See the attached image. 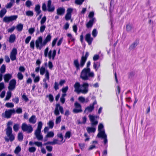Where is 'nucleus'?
<instances>
[{
  "label": "nucleus",
  "instance_id": "nucleus-59",
  "mask_svg": "<svg viewBox=\"0 0 156 156\" xmlns=\"http://www.w3.org/2000/svg\"><path fill=\"white\" fill-rule=\"evenodd\" d=\"M74 105L76 108L81 109V105L77 102H75Z\"/></svg>",
  "mask_w": 156,
  "mask_h": 156
},
{
  "label": "nucleus",
  "instance_id": "nucleus-37",
  "mask_svg": "<svg viewBox=\"0 0 156 156\" xmlns=\"http://www.w3.org/2000/svg\"><path fill=\"white\" fill-rule=\"evenodd\" d=\"M46 70L45 68L42 66L40 69V73L41 75H43L45 72L46 73Z\"/></svg>",
  "mask_w": 156,
  "mask_h": 156
},
{
  "label": "nucleus",
  "instance_id": "nucleus-13",
  "mask_svg": "<svg viewBox=\"0 0 156 156\" xmlns=\"http://www.w3.org/2000/svg\"><path fill=\"white\" fill-rule=\"evenodd\" d=\"M34 135L38 140L41 141L43 140V136L42 134L41 131L35 130Z\"/></svg>",
  "mask_w": 156,
  "mask_h": 156
},
{
  "label": "nucleus",
  "instance_id": "nucleus-15",
  "mask_svg": "<svg viewBox=\"0 0 156 156\" xmlns=\"http://www.w3.org/2000/svg\"><path fill=\"white\" fill-rule=\"evenodd\" d=\"M54 6L51 5V0H48L47 3V10L49 12H53L55 10Z\"/></svg>",
  "mask_w": 156,
  "mask_h": 156
},
{
  "label": "nucleus",
  "instance_id": "nucleus-25",
  "mask_svg": "<svg viewBox=\"0 0 156 156\" xmlns=\"http://www.w3.org/2000/svg\"><path fill=\"white\" fill-rule=\"evenodd\" d=\"M54 135V133L53 132L50 131L48 133L47 135L45 136V139H44V141H45L47 140V138L48 137H52Z\"/></svg>",
  "mask_w": 156,
  "mask_h": 156
},
{
  "label": "nucleus",
  "instance_id": "nucleus-62",
  "mask_svg": "<svg viewBox=\"0 0 156 156\" xmlns=\"http://www.w3.org/2000/svg\"><path fill=\"white\" fill-rule=\"evenodd\" d=\"M56 55V50H54L53 51V53L52 54H51V58L53 60H54L55 59V57Z\"/></svg>",
  "mask_w": 156,
  "mask_h": 156
},
{
  "label": "nucleus",
  "instance_id": "nucleus-17",
  "mask_svg": "<svg viewBox=\"0 0 156 156\" xmlns=\"http://www.w3.org/2000/svg\"><path fill=\"white\" fill-rule=\"evenodd\" d=\"M104 128V126L102 123H100L99 125L98 126V131H99V133H98L97 136H99L100 135H101L103 134H101V133H103L104 132V133H105V130L104 129L102 130Z\"/></svg>",
  "mask_w": 156,
  "mask_h": 156
},
{
  "label": "nucleus",
  "instance_id": "nucleus-61",
  "mask_svg": "<svg viewBox=\"0 0 156 156\" xmlns=\"http://www.w3.org/2000/svg\"><path fill=\"white\" fill-rule=\"evenodd\" d=\"M35 31V28H30L28 30V32L30 34H32Z\"/></svg>",
  "mask_w": 156,
  "mask_h": 156
},
{
  "label": "nucleus",
  "instance_id": "nucleus-41",
  "mask_svg": "<svg viewBox=\"0 0 156 156\" xmlns=\"http://www.w3.org/2000/svg\"><path fill=\"white\" fill-rule=\"evenodd\" d=\"M57 136L58 137H59L60 139H61V140H60L61 141L62 143H64L65 140H63V137L62 135V134L61 133H58L57 135Z\"/></svg>",
  "mask_w": 156,
  "mask_h": 156
},
{
  "label": "nucleus",
  "instance_id": "nucleus-14",
  "mask_svg": "<svg viewBox=\"0 0 156 156\" xmlns=\"http://www.w3.org/2000/svg\"><path fill=\"white\" fill-rule=\"evenodd\" d=\"M81 85L80 83L78 82H76L74 85V87L75 88L74 91L78 94L81 93Z\"/></svg>",
  "mask_w": 156,
  "mask_h": 156
},
{
  "label": "nucleus",
  "instance_id": "nucleus-11",
  "mask_svg": "<svg viewBox=\"0 0 156 156\" xmlns=\"http://www.w3.org/2000/svg\"><path fill=\"white\" fill-rule=\"evenodd\" d=\"M17 50L16 48H13L10 52V57L11 60L13 61L16 58V55L17 54Z\"/></svg>",
  "mask_w": 156,
  "mask_h": 156
},
{
  "label": "nucleus",
  "instance_id": "nucleus-29",
  "mask_svg": "<svg viewBox=\"0 0 156 156\" xmlns=\"http://www.w3.org/2000/svg\"><path fill=\"white\" fill-rule=\"evenodd\" d=\"M16 36L14 34L11 35L9 38V42L10 43H13L16 40Z\"/></svg>",
  "mask_w": 156,
  "mask_h": 156
},
{
  "label": "nucleus",
  "instance_id": "nucleus-12",
  "mask_svg": "<svg viewBox=\"0 0 156 156\" xmlns=\"http://www.w3.org/2000/svg\"><path fill=\"white\" fill-rule=\"evenodd\" d=\"M16 84V81L15 79H12L10 80L8 88L9 90H12L15 89Z\"/></svg>",
  "mask_w": 156,
  "mask_h": 156
},
{
  "label": "nucleus",
  "instance_id": "nucleus-58",
  "mask_svg": "<svg viewBox=\"0 0 156 156\" xmlns=\"http://www.w3.org/2000/svg\"><path fill=\"white\" fill-rule=\"evenodd\" d=\"M70 136L71 132L69 131H67L65 134V137L66 138H69L70 137Z\"/></svg>",
  "mask_w": 156,
  "mask_h": 156
},
{
  "label": "nucleus",
  "instance_id": "nucleus-51",
  "mask_svg": "<svg viewBox=\"0 0 156 156\" xmlns=\"http://www.w3.org/2000/svg\"><path fill=\"white\" fill-rule=\"evenodd\" d=\"M84 0H76L75 3L78 5H81Z\"/></svg>",
  "mask_w": 156,
  "mask_h": 156
},
{
  "label": "nucleus",
  "instance_id": "nucleus-9",
  "mask_svg": "<svg viewBox=\"0 0 156 156\" xmlns=\"http://www.w3.org/2000/svg\"><path fill=\"white\" fill-rule=\"evenodd\" d=\"M17 18L16 15L11 16H5L3 19V21L5 23H9L10 22L16 20Z\"/></svg>",
  "mask_w": 156,
  "mask_h": 156
},
{
  "label": "nucleus",
  "instance_id": "nucleus-60",
  "mask_svg": "<svg viewBox=\"0 0 156 156\" xmlns=\"http://www.w3.org/2000/svg\"><path fill=\"white\" fill-rule=\"evenodd\" d=\"M30 46L31 48L33 49L34 48V40H32L31 41L30 43Z\"/></svg>",
  "mask_w": 156,
  "mask_h": 156
},
{
  "label": "nucleus",
  "instance_id": "nucleus-35",
  "mask_svg": "<svg viewBox=\"0 0 156 156\" xmlns=\"http://www.w3.org/2000/svg\"><path fill=\"white\" fill-rule=\"evenodd\" d=\"M23 135L21 132L18 133V139L20 141L23 140Z\"/></svg>",
  "mask_w": 156,
  "mask_h": 156
},
{
  "label": "nucleus",
  "instance_id": "nucleus-50",
  "mask_svg": "<svg viewBox=\"0 0 156 156\" xmlns=\"http://www.w3.org/2000/svg\"><path fill=\"white\" fill-rule=\"evenodd\" d=\"M25 4L27 7H29L32 5V3L30 1L28 0L26 1Z\"/></svg>",
  "mask_w": 156,
  "mask_h": 156
},
{
  "label": "nucleus",
  "instance_id": "nucleus-16",
  "mask_svg": "<svg viewBox=\"0 0 156 156\" xmlns=\"http://www.w3.org/2000/svg\"><path fill=\"white\" fill-rule=\"evenodd\" d=\"M89 117L91 122L92 126L94 127L96 126L98 123V121L97 120H95V116L92 115H90L89 116Z\"/></svg>",
  "mask_w": 156,
  "mask_h": 156
},
{
  "label": "nucleus",
  "instance_id": "nucleus-8",
  "mask_svg": "<svg viewBox=\"0 0 156 156\" xmlns=\"http://www.w3.org/2000/svg\"><path fill=\"white\" fill-rule=\"evenodd\" d=\"M81 93L84 94L87 93L89 90V84L87 83L84 82L81 85Z\"/></svg>",
  "mask_w": 156,
  "mask_h": 156
},
{
  "label": "nucleus",
  "instance_id": "nucleus-36",
  "mask_svg": "<svg viewBox=\"0 0 156 156\" xmlns=\"http://www.w3.org/2000/svg\"><path fill=\"white\" fill-rule=\"evenodd\" d=\"M52 141L53 145H55V144L60 145L63 143L60 141H59L58 140L56 139H55L53 140Z\"/></svg>",
  "mask_w": 156,
  "mask_h": 156
},
{
  "label": "nucleus",
  "instance_id": "nucleus-31",
  "mask_svg": "<svg viewBox=\"0 0 156 156\" xmlns=\"http://www.w3.org/2000/svg\"><path fill=\"white\" fill-rule=\"evenodd\" d=\"M87 130L89 133H90L94 132L96 130V129L94 127H88L87 128Z\"/></svg>",
  "mask_w": 156,
  "mask_h": 156
},
{
  "label": "nucleus",
  "instance_id": "nucleus-55",
  "mask_svg": "<svg viewBox=\"0 0 156 156\" xmlns=\"http://www.w3.org/2000/svg\"><path fill=\"white\" fill-rule=\"evenodd\" d=\"M78 99L80 102L82 103H84L85 101V98L82 96L79 97L78 98Z\"/></svg>",
  "mask_w": 156,
  "mask_h": 156
},
{
  "label": "nucleus",
  "instance_id": "nucleus-38",
  "mask_svg": "<svg viewBox=\"0 0 156 156\" xmlns=\"http://www.w3.org/2000/svg\"><path fill=\"white\" fill-rule=\"evenodd\" d=\"M20 127V125L17 124H15L13 126V129L15 132L18 131Z\"/></svg>",
  "mask_w": 156,
  "mask_h": 156
},
{
  "label": "nucleus",
  "instance_id": "nucleus-20",
  "mask_svg": "<svg viewBox=\"0 0 156 156\" xmlns=\"http://www.w3.org/2000/svg\"><path fill=\"white\" fill-rule=\"evenodd\" d=\"M85 40L88 42L89 45L91 44L93 38L91 37L90 34H87L85 36Z\"/></svg>",
  "mask_w": 156,
  "mask_h": 156
},
{
  "label": "nucleus",
  "instance_id": "nucleus-7",
  "mask_svg": "<svg viewBox=\"0 0 156 156\" xmlns=\"http://www.w3.org/2000/svg\"><path fill=\"white\" fill-rule=\"evenodd\" d=\"M16 111L14 109H9L6 110L5 113L2 114V116L7 119L11 118L12 113H14Z\"/></svg>",
  "mask_w": 156,
  "mask_h": 156
},
{
  "label": "nucleus",
  "instance_id": "nucleus-40",
  "mask_svg": "<svg viewBox=\"0 0 156 156\" xmlns=\"http://www.w3.org/2000/svg\"><path fill=\"white\" fill-rule=\"evenodd\" d=\"M132 28V25L130 24H128L126 26V30L128 32L130 31Z\"/></svg>",
  "mask_w": 156,
  "mask_h": 156
},
{
  "label": "nucleus",
  "instance_id": "nucleus-28",
  "mask_svg": "<svg viewBox=\"0 0 156 156\" xmlns=\"http://www.w3.org/2000/svg\"><path fill=\"white\" fill-rule=\"evenodd\" d=\"M34 9L37 13V15H39L41 12V10H40V5H36Z\"/></svg>",
  "mask_w": 156,
  "mask_h": 156
},
{
  "label": "nucleus",
  "instance_id": "nucleus-56",
  "mask_svg": "<svg viewBox=\"0 0 156 156\" xmlns=\"http://www.w3.org/2000/svg\"><path fill=\"white\" fill-rule=\"evenodd\" d=\"M46 28V26L45 25H42L40 27V31L41 33H43L44 30Z\"/></svg>",
  "mask_w": 156,
  "mask_h": 156
},
{
  "label": "nucleus",
  "instance_id": "nucleus-53",
  "mask_svg": "<svg viewBox=\"0 0 156 156\" xmlns=\"http://www.w3.org/2000/svg\"><path fill=\"white\" fill-rule=\"evenodd\" d=\"M34 144L38 147H42V144L41 142L38 141L35 142H34Z\"/></svg>",
  "mask_w": 156,
  "mask_h": 156
},
{
  "label": "nucleus",
  "instance_id": "nucleus-49",
  "mask_svg": "<svg viewBox=\"0 0 156 156\" xmlns=\"http://www.w3.org/2000/svg\"><path fill=\"white\" fill-rule=\"evenodd\" d=\"M12 100L13 102L16 104H17L19 103V99L18 97H15V98H12Z\"/></svg>",
  "mask_w": 156,
  "mask_h": 156
},
{
  "label": "nucleus",
  "instance_id": "nucleus-52",
  "mask_svg": "<svg viewBox=\"0 0 156 156\" xmlns=\"http://www.w3.org/2000/svg\"><path fill=\"white\" fill-rule=\"evenodd\" d=\"M29 151L31 153L34 152L36 150V148L34 147H31L29 148Z\"/></svg>",
  "mask_w": 156,
  "mask_h": 156
},
{
  "label": "nucleus",
  "instance_id": "nucleus-10",
  "mask_svg": "<svg viewBox=\"0 0 156 156\" xmlns=\"http://www.w3.org/2000/svg\"><path fill=\"white\" fill-rule=\"evenodd\" d=\"M73 9L71 8H68L66 11V13L65 17V20H70L71 18L72 13L73 12Z\"/></svg>",
  "mask_w": 156,
  "mask_h": 156
},
{
  "label": "nucleus",
  "instance_id": "nucleus-22",
  "mask_svg": "<svg viewBox=\"0 0 156 156\" xmlns=\"http://www.w3.org/2000/svg\"><path fill=\"white\" fill-rule=\"evenodd\" d=\"M101 134H103L101 135L98 136L97 137L98 138H101L104 139V144H106L108 142V140L107 139V136L105 133H104V132L101 133Z\"/></svg>",
  "mask_w": 156,
  "mask_h": 156
},
{
  "label": "nucleus",
  "instance_id": "nucleus-33",
  "mask_svg": "<svg viewBox=\"0 0 156 156\" xmlns=\"http://www.w3.org/2000/svg\"><path fill=\"white\" fill-rule=\"evenodd\" d=\"M5 66L4 64H3L1 66L0 69V73L3 74L4 73L5 71Z\"/></svg>",
  "mask_w": 156,
  "mask_h": 156
},
{
  "label": "nucleus",
  "instance_id": "nucleus-19",
  "mask_svg": "<svg viewBox=\"0 0 156 156\" xmlns=\"http://www.w3.org/2000/svg\"><path fill=\"white\" fill-rule=\"evenodd\" d=\"M96 21L95 18H93L90 19L89 21L86 24V27L88 28L91 27Z\"/></svg>",
  "mask_w": 156,
  "mask_h": 156
},
{
  "label": "nucleus",
  "instance_id": "nucleus-45",
  "mask_svg": "<svg viewBox=\"0 0 156 156\" xmlns=\"http://www.w3.org/2000/svg\"><path fill=\"white\" fill-rule=\"evenodd\" d=\"M61 121V116H59L56 118L55 123L57 124L60 123Z\"/></svg>",
  "mask_w": 156,
  "mask_h": 156
},
{
  "label": "nucleus",
  "instance_id": "nucleus-57",
  "mask_svg": "<svg viewBox=\"0 0 156 156\" xmlns=\"http://www.w3.org/2000/svg\"><path fill=\"white\" fill-rule=\"evenodd\" d=\"M98 32L97 31V30L95 29H94L92 32V35L94 37H96L97 34Z\"/></svg>",
  "mask_w": 156,
  "mask_h": 156
},
{
  "label": "nucleus",
  "instance_id": "nucleus-4",
  "mask_svg": "<svg viewBox=\"0 0 156 156\" xmlns=\"http://www.w3.org/2000/svg\"><path fill=\"white\" fill-rule=\"evenodd\" d=\"M21 129L23 131L26 132L28 133H31L33 131L32 126L30 125H27L25 123H23L22 124Z\"/></svg>",
  "mask_w": 156,
  "mask_h": 156
},
{
  "label": "nucleus",
  "instance_id": "nucleus-64",
  "mask_svg": "<svg viewBox=\"0 0 156 156\" xmlns=\"http://www.w3.org/2000/svg\"><path fill=\"white\" fill-rule=\"evenodd\" d=\"M31 38V36H29L26 38L25 40V43L26 44H28Z\"/></svg>",
  "mask_w": 156,
  "mask_h": 156
},
{
  "label": "nucleus",
  "instance_id": "nucleus-47",
  "mask_svg": "<svg viewBox=\"0 0 156 156\" xmlns=\"http://www.w3.org/2000/svg\"><path fill=\"white\" fill-rule=\"evenodd\" d=\"M48 125L50 128L52 129L54 126V123L52 121H50L48 123Z\"/></svg>",
  "mask_w": 156,
  "mask_h": 156
},
{
  "label": "nucleus",
  "instance_id": "nucleus-1",
  "mask_svg": "<svg viewBox=\"0 0 156 156\" xmlns=\"http://www.w3.org/2000/svg\"><path fill=\"white\" fill-rule=\"evenodd\" d=\"M12 122L9 121L7 124V128L6 129V133L7 136L9 138L5 137L6 141L8 142L9 140L12 142L15 139V136L12 134V129L11 126L12 124Z\"/></svg>",
  "mask_w": 156,
  "mask_h": 156
},
{
  "label": "nucleus",
  "instance_id": "nucleus-24",
  "mask_svg": "<svg viewBox=\"0 0 156 156\" xmlns=\"http://www.w3.org/2000/svg\"><path fill=\"white\" fill-rule=\"evenodd\" d=\"M51 38V35L50 34H48L43 41V44L45 45L48 42H50Z\"/></svg>",
  "mask_w": 156,
  "mask_h": 156
},
{
  "label": "nucleus",
  "instance_id": "nucleus-32",
  "mask_svg": "<svg viewBox=\"0 0 156 156\" xmlns=\"http://www.w3.org/2000/svg\"><path fill=\"white\" fill-rule=\"evenodd\" d=\"M12 93L11 91H9L7 93L6 96L5 98V101H7L11 97Z\"/></svg>",
  "mask_w": 156,
  "mask_h": 156
},
{
  "label": "nucleus",
  "instance_id": "nucleus-46",
  "mask_svg": "<svg viewBox=\"0 0 156 156\" xmlns=\"http://www.w3.org/2000/svg\"><path fill=\"white\" fill-rule=\"evenodd\" d=\"M82 112V110L81 109L76 108L73 109V112L75 113L81 112Z\"/></svg>",
  "mask_w": 156,
  "mask_h": 156
},
{
  "label": "nucleus",
  "instance_id": "nucleus-27",
  "mask_svg": "<svg viewBox=\"0 0 156 156\" xmlns=\"http://www.w3.org/2000/svg\"><path fill=\"white\" fill-rule=\"evenodd\" d=\"M29 121L30 123L34 124L36 122V116L34 115L32 116L29 119Z\"/></svg>",
  "mask_w": 156,
  "mask_h": 156
},
{
  "label": "nucleus",
  "instance_id": "nucleus-30",
  "mask_svg": "<svg viewBox=\"0 0 156 156\" xmlns=\"http://www.w3.org/2000/svg\"><path fill=\"white\" fill-rule=\"evenodd\" d=\"M7 12V10L5 8L2 9L0 11V17L2 18L5 14Z\"/></svg>",
  "mask_w": 156,
  "mask_h": 156
},
{
  "label": "nucleus",
  "instance_id": "nucleus-44",
  "mask_svg": "<svg viewBox=\"0 0 156 156\" xmlns=\"http://www.w3.org/2000/svg\"><path fill=\"white\" fill-rule=\"evenodd\" d=\"M5 106L8 108H13L14 106V104L12 103H7L5 105Z\"/></svg>",
  "mask_w": 156,
  "mask_h": 156
},
{
  "label": "nucleus",
  "instance_id": "nucleus-39",
  "mask_svg": "<svg viewBox=\"0 0 156 156\" xmlns=\"http://www.w3.org/2000/svg\"><path fill=\"white\" fill-rule=\"evenodd\" d=\"M42 123L40 121L38 122V124L37 127V129H36V130H39L41 131V129L42 127Z\"/></svg>",
  "mask_w": 156,
  "mask_h": 156
},
{
  "label": "nucleus",
  "instance_id": "nucleus-34",
  "mask_svg": "<svg viewBox=\"0 0 156 156\" xmlns=\"http://www.w3.org/2000/svg\"><path fill=\"white\" fill-rule=\"evenodd\" d=\"M23 25L21 24H19L17 25L16 28L18 31H21L23 29Z\"/></svg>",
  "mask_w": 156,
  "mask_h": 156
},
{
  "label": "nucleus",
  "instance_id": "nucleus-2",
  "mask_svg": "<svg viewBox=\"0 0 156 156\" xmlns=\"http://www.w3.org/2000/svg\"><path fill=\"white\" fill-rule=\"evenodd\" d=\"M94 76L93 72H91L90 68L83 69L81 72L80 77L83 80H87L89 78H93Z\"/></svg>",
  "mask_w": 156,
  "mask_h": 156
},
{
  "label": "nucleus",
  "instance_id": "nucleus-42",
  "mask_svg": "<svg viewBox=\"0 0 156 156\" xmlns=\"http://www.w3.org/2000/svg\"><path fill=\"white\" fill-rule=\"evenodd\" d=\"M21 148L19 146L16 147L14 151V153L16 154H18L21 151Z\"/></svg>",
  "mask_w": 156,
  "mask_h": 156
},
{
  "label": "nucleus",
  "instance_id": "nucleus-6",
  "mask_svg": "<svg viewBox=\"0 0 156 156\" xmlns=\"http://www.w3.org/2000/svg\"><path fill=\"white\" fill-rule=\"evenodd\" d=\"M59 111L60 112L61 114L64 113L63 108L59 104H57L56 105L55 108L54 112L55 115L56 116L59 115L60 114Z\"/></svg>",
  "mask_w": 156,
  "mask_h": 156
},
{
  "label": "nucleus",
  "instance_id": "nucleus-3",
  "mask_svg": "<svg viewBox=\"0 0 156 156\" xmlns=\"http://www.w3.org/2000/svg\"><path fill=\"white\" fill-rule=\"evenodd\" d=\"M89 55V53L88 52H87L86 53L85 56L83 55L82 56L80 61V66L78 60L77 59L75 60L74 61L73 65L76 67L77 70H80V66L82 68L83 66Z\"/></svg>",
  "mask_w": 156,
  "mask_h": 156
},
{
  "label": "nucleus",
  "instance_id": "nucleus-54",
  "mask_svg": "<svg viewBox=\"0 0 156 156\" xmlns=\"http://www.w3.org/2000/svg\"><path fill=\"white\" fill-rule=\"evenodd\" d=\"M46 20V17L45 16H44L41 19L40 23L42 25L45 22Z\"/></svg>",
  "mask_w": 156,
  "mask_h": 156
},
{
  "label": "nucleus",
  "instance_id": "nucleus-23",
  "mask_svg": "<svg viewBox=\"0 0 156 156\" xmlns=\"http://www.w3.org/2000/svg\"><path fill=\"white\" fill-rule=\"evenodd\" d=\"M94 109V107L90 104L89 106H87L85 108L84 112L85 113L91 112Z\"/></svg>",
  "mask_w": 156,
  "mask_h": 156
},
{
  "label": "nucleus",
  "instance_id": "nucleus-26",
  "mask_svg": "<svg viewBox=\"0 0 156 156\" xmlns=\"http://www.w3.org/2000/svg\"><path fill=\"white\" fill-rule=\"evenodd\" d=\"M138 44V41H135L129 46V49L130 50H133Z\"/></svg>",
  "mask_w": 156,
  "mask_h": 156
},
{
  "label": "nucleus",
  "instance_id": "nucleus-5",
  "mask_svg": "<svg viewBox=\"0 0 156 156\" xmlns=\"http://www.w3.org/2000/svg\"><path fill=\"white\" fill-rule=\"evenodd\" d=\"M36 47L37 49L41 50L43 46H45L43 44V41L42 42V37L40 36L35 41Z\"/></svg>",
  "mask_w": 156,
  "mask_h": 156
},
{
  "label": "nucleus",
  "instance_id": "nucleus-63",
  "mask_svg": "<svg viewBox=\"0 0 156 156\" xmlns=\"http://www.w3.org/2000/svg\"><path fill=\"white\" fill-rule=\"evenodd\" d=\"M99 58V56L98 55H95L93 57V60L94 61H96L98 60Z\"/></svg>",
  "mask_w": 156,
  "mask_h": 156
},
{
  "label": "nucleus",
  "instance_id": "nucleus-21",
  "mask_svg": "<svg viewBox=\"0 0 156 156\" xmlns=\"http://www.w3.org/2000/svg\"><path fill=\"white\" fill-rule=\"evenodd\" d=\"M12 75L9 73L6 74L4 76V79L5 82L8 83L12 78Z\"/></svg>",
  "mask_w": 156,
  "mask_h": 156
},
{
  "label": "nucleus",
  "instance_id": "nucleus-18",
  "mask_svg": "<svg viewBox=\"0 0 156 156\" xmlns=\"http://www.w3.org/2000/svg\"><path fill=\"white\" fill-rule=\"evenodd\" d=\"M56 11L57 14L58 15L62 16L64 14L65 9L63 7H59L57 9Z\"/></svg>",
  "mask_w": 156,
  "mask_h": 156
},
{
  "label": "nucleus",
  "instance_id": "nucleus-48",
  "mask_svg": "<svg viewBox=\"0 0 156 156\" xmlns=\"http://www.w3.org/2000/svg\"><path fill=\"white\" fill-rule=\"evenodd\" d=\"M23 75L21 73L19 72L18 73L17 77L19 80H22L23 78Z\"/></svg>",
  "mask_w": 156,
  "mask_h": 156
},
{
  "label": "nucleus",
  "instance_id": "nucleus-43",
  "mask_svg": "<svg viewBox=\"0 0 156 156\" xmlns=\"http://www.w3.org/2000/svg\"><path fill=\"white\" fill-rule=\"evenodd\" d=\"M26 15L28 16H32L34 15V13L32 11H28L26 12Z\"/></svg>",
  "mask_w": 156,
  "mask_h": 156
}]
</instances>
